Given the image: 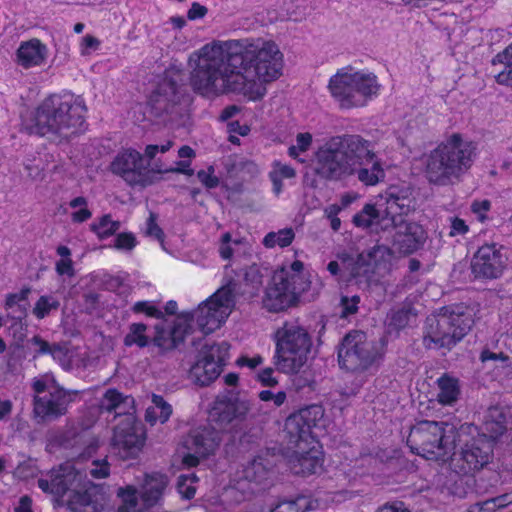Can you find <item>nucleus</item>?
I'll return each mask as SVG.
<instances>
[{
	"instance_id": "nucleus-1",
	"label": "nucleus",
	"mask_w": 512,
	"mask_h": 512,
	"mask_svg": "<svg viewBox=\"0 0 512 512\" xmlns=\"http://www.w3.org/2000/svg\"><path fill=\"white\" fill-rule=\"evenodd\" d=\"M187 66L192 89L204 97L236 93L258 101L283 75L285 59L274 40L248 37L209 42L189 55Z\"/></svg>"
},
{
	"instance_id": "nucleus-2",
	"label": "nucleus",
	"mask_w": 512,
	"mask_h": 512,
	"mask_svg": "<svg viewBox=\"0 0 512 512\" xmlns=\"http://www.w3.org/2000/svg\"><path fill=\"white\" fill-rule=\"evenodd\" d=\"M38 486L58 505L67 504L72 512H142L146 508L139 502L136 489L126 486L118 489L119 504L114 509L104 489L87 479L79 461H68L53 469L38 480Z\"/></svg>"
},
{
	"instance_id": "nucleus-3",
	"label": "nucleus",
	"mask_w": 512,
	"mask_h": 512,
	"mask_svg": "<svg viewBox=\"0 0 512 512\" xmlns=\"http://www.w3.org/2000/svg\"><path fill=\"white\" fill-rule=\"evenodd\" d=\"M313 168L323 179L339 181L356 176L365 186H376L386 177L371 142L355 134L326 139L315 152Z\"/></svg>"
},
{
	"instance_id": "nucleus-4",
	"label": "nucleus",
	"mask_w": 512,
	"mask_h": 512,
	"mask_svg": "<svg viewBox=\"0 0 512 512\" xmlns=\"http://www.w3.org/2000/svg\"><path fill=\"white\" fill-rule=\"evenodd\" d=\"M237 285L227 281L192 312L180 313L173 327L157 325L154 343L160 348L171 349L196 331L210 334L219 329L231 315L236 304Z\"/></svg>"
},
{
	"instance_id": "nucleus-5",
	"label": "nucleus",
	"mask_w": 512,
	"mask_h": 512,
	"mask_svg": "<svg viewBox=\"0 0 512 512\" xmlns=\"http://www.w3.org/2000/svg\"><path fill=\"white\" fill-rule=\"evenodd\" d=\"M86 111L81 96L70 92L53 94L24 119L23 125L32 134L61 142L83 130Z\"/></svg>"
},
{
	"instance_id": "nucleus-6",
	"label": "nucleus",
	"mask_w": 512,
	"mask_h": 512,
	"mask_svg": "<svg viewBox=\"0 0 512 512\" xmlns=\"http://www.w3.org/2000/svg\"><path fill=\"white\" fill-rule=\"evenodd\" d=\"M250 409L249 402L219 396L209 411L211 427L193 430L183 441L178 453L185 467H194L199 459L213 453L221 442V432L242 421Z\"/></svg>"
},
{
	"instance_id": "nucleus-7",
	"label": "nucleus",
	"mask_w": 512,
	"mask_h": 512,
	"mask_svg": "<svg viewBox=\"0 0 512 512\" xmlns=\"http://www.w3.org/2000/svg\"><path fill=\"white\" fill-rule=\"evenodd\" d=\"M323 417V408L311 405L286 419L285 431L295 445L289 457V466L294 474L306 476L322 470L324 459L316 430L321 428Z\"/></svg>"
},
{
	"instance_id": "nucleus-8",
	"label": "nucleus",
	"mask_w": 512,
	"mask_h": 512,
	"mask_svg": "<svg viewBox=\"0 0 512 512\" xmlns=\"http://www.w3.org/2000/svg\"><path fill=\"white\" fill-rule=\"evenodd\" d=\"M505 430L503 419L485 422V431L480 434L478 428L473 425H462L456 435V447L453 450L447 465L448 469L459 475L474 473L489 463L492 454V439L497 438Z\"/></svg>"
},
{
	"instance_id": "nucleus-9",
	"label": "nucleus",
	"mask_w": 512,
	"mask_h": 512,
	"mask_svg": "<svg viewBox=\"0 0 512 512\" xmlns=\"http://www.w3.org/2000/svg\"><path fill=\"white\" fill-rule=\"evenodd\" d=\"M477 146L454 133L427 156L426 175L431 183L449 185L459 181L476 157Z\"/></svg>"
},
{
	"instance_id": "nucleus-10",
	"label": "nucleus",
	"mask_w": 512,
	"mask_h": 512,
	"mask_svg": "<svg viewBox=\"0 0 512 512\" xmlns=\"http://www.w3.org/2000/svg\"><path fill=\"white\" fill-rule=\"evenodd\" d=\"M475 309L456 304L441 308L426 320L423 342L427 348H451L470 331Z\"/></svg>"
},
{
	"instance_id": "nucleus-11",
	"label": "nucleus",
	"mask_w": 512,
	"mask_h": 512,
	"mask_svg": "<svg viewBox=\"0 0 512 512\" xmlns=\"http://www.w3.org/2000/svg\"><path fill=\"white\" fill-rule=\"evenodd\" d=\"M133 399L124 397L115 389H109L101 400V409L115 411L120 416L116 424L111 440L115 452L122 459L135 458L142 450L145 443V431L132 413L122 412L133 407Z\"/></svg>"
},
{
	"instance_id": "nucleus-12",
	"label": "nucleus",
	"mask_w": 512,
	"mask_h": 512,
	"mask_svg": "<svg viewBox=\"0 0 512 512\" xmlns=\"http://www.w3.org/2000/svg\"><path fill=\"white\" fill-rule=\"evenodd\" d=\"M412 209V201L404 191L390 189L366 203L352 218L355 227L371 233L390 231L398 223L397 215H406Z\"/></svg>"
},
{
	"instance_id": "nucleus-13",
	"label": "nucleus",
	"mask_w": 512,
	"mask_h": 512,
	"mask_svg": "<svg viewBox=\"0 0 512 512\" xmlns=\"http://www.w3.org/2000/svg\"><path fill=\"white\" fill-rule=\"evenodd\" d=\"M377 76L352 67L339 69L329 80L331 96L345 109L364 107L380 93Z\"/></svg>"
},
{
	"instance_id": "nucleus-14",
	"label": "nucleus",
	"mask_w": 512,
	"mask_h": 512,
	"mask_svg": "<svg viewBox=\"0 0 512 512\" xmlns=\"http://www.w3.org/2000/svg\"><path fill=\"white\" fill-rule=\"evenodd\" d=\"M457 432L458 429L448 423L421 421L411 429L407 443L417 455L445 465L456 449Z\"/></svg>"
},
{
	"instance_id": "nucleus-15",
	"label": "nucleus",
	"mask_w": 512,
	"mask_h": 512,
	"mask_svg": "<svg viewBox=\"0 0 512 512\" xmlns=\"http://www.w3.org/2000/svg\"><path fill=\"white\" fill-rule=\"evenodd\" d=\"M304 265L295 260L277 269L266 289L263 305L269 311L279 312L296 305L309 290L311 282L303 274Z\"/></svg>"
},
{
	"instance_id": "nucleus-16",
	"label": "nucleus",
	"mask_w": 512,
	"mask_h": 512,
	"mask_svg": "<svg viewBox=\"0 0 512 512\" xmlns=\"http://www.w3.org/2000/svg\"><path fill=\"white\" fill-rule=\"evenodd\" d=\"M275 365L285 374L298 373L308 362L312 339L308 332L295 323H285L274 334Z\"/></svg>"
},
{
	"instance_id": "nucleus-17",
	"label": "nucleus",
	"mask_w": 512,
	"mask_h": 512,
	"mask_svg": "<svg viewBox=\"0 0 512 512\" xmlns=\"http://www.w3.org/2000/svg\"><path fill=\"white\" fill-rule=\"evenodd\" d=\"M383 354L382 344L368 340L363 332L353 331L343 339L338 359L346 370L366 372L377 368Z\"/></svg>"
},
{
	"instance_id": "nucleus-18",
	"label": "nucleus",
	"mask_w": 512,
	"mask_h": 512,
	"mask_svg": "<svg viewBox=\"0 0 512 512\" xmlns=\"http://www.w3.org/2000/svg\"><path fill=\"white\" fill-rule=\"evenodd\" d=\"M32 387L36 394L34 411L42 418L63 414L71 401V394L59 387L51 374L35 378Z\"/></svg>"
},
{
	"instance_id": "nucleus-19",
	"label": "nucleus",
	"mask_w": 512,
	"mask_h": 512,
	"mask_svg": "<svg viewBox=\"0 0 512 512\" xmlns=\"http://www.w3.org/2000/svg\"><path fill=\"white\" fill-rule=\"evenodd\" d=\"M109 168L130 186L147 187L156 180L155 173L149 169L142 154L131 148L119 151Z\"/></svg>"
},
{
	"instance_id": "nucleus-20",
	"label": "nucleus",
	"mask_w": 512,
	"mask_h": 512,
	"mask_svg": "<svg viewBox=\"0 0 512 512\" xmlns=\"http://www.w3.org/2000/svg\"><path fill=\"white\" fill-rule=\"evenodd\" d=\"M229 345L226 342L206 344L192 365L189 376L199 385H209L222 372L228 358Z\"/></svg>"
},
{
	"instance_id": "nucleus-21",
	"label": "nucleus",
	"mask_w": 512,
	"mask_h": 512,
	"mask_svg": "<svg viewBox=\"0 0 512 512\" xmlns=\"http://www.w3.org/2000/svg\"><path fill=\"white\" fill-rule=\"evenodd\" d=\"M397 216L398 223L391 228L395 230L391 245L397 255L408 256L424 246L427 240V233L420 224L405 222L403 215Z\"/></svg>"
},
{
	"instance_id": "nucleus-22",
	"label": "nucleus",
	"mask_w": 512,
	"mask_h": 512,
	"mask_svg": "<svg viewBox=\"0 0 512 512\" xmlns=\"http://www.w3.org/2000/svg\"><path fill=\"white\" fill-rule=\"evenodd\" d=\"M506 260L501 247L496 244H485L477 250L473 257L472 272L477 278H497L503 273Z\"/></svg>"
},
{
	"instance_id": "nucleus-23",
	"label": "nucleus",
	"mask_w": 512,
	"mask_h": 512,
	"mask_svg": "<svg viewBox=\"0 0 512 512\" xmlns=\"http://www.w3.org/2000/svg\"><path fill=\"white\" fill-rule=\"evenodd\" d=\"M16 63L24 69L44 66L49 57V48L38 38L22 41L15 53Z\"/></svg>"
},
{
	"instance_id": "nucleus-24",
	"label": "nucleus",
	"mask_w": 512,
	"mask_h": 512,
	"mask_svg": "<svg viewBox=\"0 0 512 512\" xmlns=\"http://www.w3.org/2000/svg\"><path fill=\"white\" fill-rule=\"evenodd\" d=\"M178 102L176 86L170 80L164 78L157 88L152 91L148 105L151 113L161 117L164 113H170Z\"/></svg>"
},
{
	"instance_id": "nucleus-25",
	"label": "nucleus",
	"mask_w": 512,
	"mask_h": 512,
	"mask_svg": "<svg viewBox=\"0 0 512 512\" xmlns=\"http://www.w3.org/2000/svg\"><path fill=\"white\" fill-rule=\"evenodd\" d=\"M395 254L392 246L390 248L384 244H377L370 250L360 253L359 261H362L364 275L381 270L388 272Z\"/></svg>"
},
{
	"instance_id": "nucleus-26",
	"label": "nucleus",
	"mask_w": 512,
	"mask_h": 512,
	"mask_svg": "<svg viewBox=\"0 0 512 512\" xmlns=\"http://www.w3.org/2000/svg\"><path fill=\"white\" fill-rule=\"evenodd\" d=\"M167 484L168 479L163 474L153 473L147 475L141 491L143 506L151 507L157 504Z\"/></svg>"
},
{
	"instance_id": "nucleus-27",
	"label": "nucleus",
	"mask_w": 512,
	"mask_h": 512,
	"mask_svg": "<svg viewBox=\"0 0 512 512\" xmlns=\"http://www.w3.org/2000/svg\"><path fill=\"white\" fill-rule=\"evenodd\" d=\"M492 66L497 83L512 86V44L495 56Z\"/></svg>"
},
{
	"instance_id": "nucleus-28",
	"label": "nucleus",
	"mask_w": 512,
	"mask_h": 512,
	"mask_svg": "<svg viewBox=\"0 0 512 512\" xmlns=\"http://www.w3.org/2000/svg\"><path fill=\"white\" fill-rule=\"evenodd\" d=\"M437 400L442 405H453L459 399L461 389L457 378L443 375L437 380Z\"/></svg>"
},
{
	"instance_id": "nucleus-29",
	"label": "nucleus",
	"mask_w": 512,
	"mask_h": 512,
	"mask_svg": "<svg viewBox=\"0 0 512 512\" xmlns=\"http://www.w3.org/2000/svg\"><path fill=\"white\" fill-rule=\"evenodd\" d=\"M172 414V407L162 396L152 395V405L146 410L145 419L151 425L165 423Z\"/></svg>"
},
{
	"instance_id": "nucleus-30",
	"label": "nucleus",
	"mask_w": 512,
	"mask_h": 512,
	"mask_svg": "<svg viewBox=\"0 0 512 512\" xmlns=\"http://www.w3.org/2000/svg\"><path fill=\"white\" fill-rule=\"evenodd\" d=\"M296 177V170L289 164L281 161H274L269 172V179L272 182L273 192L280 195L283 191V181Z\"/></svg>"
},
{
	"instance_id": "nucleus-31",
	"label": "nucleus",
	"mask_w": 512,
	"mask_h": 512,
	"mask_svg": "<svg viewBox=\"0 0 512 512\" xmlns=\"http://www.w3.org/2000/svg\"><path fill=\"white\" fill-rule=\"evenodd\" d=\"M313 140L312 133L308 131L296 133L294 141L288 147V156L300 163H305V159L302 156L309 152L313 145Z\"/></svg>"
},
{
	"instance_id": "nucleus-32",
	"label": "nucleus",
	"mask_w": 512,
	"mask_h": 512,
	"mask_svg": "<svg viewBox=\"0 0 512 512\" xmlns=\"http://www.w3.org/2000/svg\"><path fill=\"white\" fill-rule=\"evenodd\" d=\"M335 261H339L340 267L347 278H354L364 275L362 261H359V254L343 250L336 254Z\"/></svg>"
},
{
	"instance_id": "nucleus-33",
	"label": "nucleus",
	"mask_w": 512,
	"mask_h": 512,
	"mask_svg": "<svg viewBox=\"0 0 512 512\" xmlns=\"http://www.w3.org/2000/svg\"><path fill=\"white\" fill-rule=\"evenodd\" d=\"M54 348H60L63 350L62 358L68 362L67 365L59 363V365L65 370L86 368L88 362L84 358L85 352L78 348H74L68 344H54Z\"/></svg>"
},
{
	"instance_id": "nucleus-34",
	"label": "nucleus",
	"mask_w": 512,
	"mask_h": 512,
	"mask_svg": "<svg viewBox=\"0 0 512 512\" xmlns=\"http://www.w3.org/2000/svg\"><path fill=\"white\" fill-rule=\"evenodd\" d=\"M294 238L295 232L293 228L286 227L266 234L262 240V244L268 249L275 247L285 248L293 242Z\"/></svg>"
},
{
	"instance_id": "nucleus-35",
	"label": "nucleus",
	"mask_w": 512,
	"mask_h": 512,
	"mask_svg": "<svg viewBox=\"0 0 512 512\" xmlns=\"http://www.w3.org/2000/svg\"><path fill=\"white\" fill-rule=\"evenodd\" d=\"M318 503L305 496L279 503L271 512H306L318 508Z\"/></svg>"
},
{
	"instance_id": "nucleus-36",
	"label": "nucleus",
	"mask_w": 512,
	"mask_h": 512,
	"mask_svg": "<svg viewBox=\"0 0 512 512\" xmlns=\"http://www.w3.org/2000/svg\"><path fill=\"white\" fill-rule=\"evenodd\" d=\"M28 343L34 348L35 356L50 354L56 362L64 365L68 364V362L61 356L63 350L60 348H54V344L51 345L40 336H33Z\"/></svg>"
},
{
	"instance_id": "nucleus-37",
	"label": "nucleus",
	"mask_w": 512,
	"mask_h": 512,
	"mask_svg": "<svg viewBox=\"0 0 512 512\" xmlns=\"http://www.w3.org/2000/svg\"><path fill=\"white\" fill-rule=\"evenodd\" d=\"M147 327L141 323H133L129 327V332L125 336L124 343L126 346L136 345L140 348L146 347L150 339L146 334Z\"/></svg>"
},
{
	"instance_id": "nucleus-38",
	"label": "nucleus",
	"mask_w": 512,
	"mask_h": 512,
	"mask_svg": "<svg viewBox=\"0 0 512 512\" xmlns=\"http://www.w3.org/2000/svg\"><path fill=\"white\" fill-rule=\"evenodd\" d=\"M247 249L248 245L244 241L232 240L231 235L229 233H225L222 235L219 246V253L223 259H230L234 254L238 253L240 250L246 252Z\"/></svg>"
},
{
	"instance_id": "nucleus-39",
	"label": "nucleus",
	"mask_w": 512,
	"mask_h": 512,
	"mask_svg": "<svg viewBox=\"0 0 512 512\" xmlns=\"http://www.w3.org/2000/svg\"><path fill=\"white\" fill-rule=\"evenodd\" d=\"M91 229L100 239H105L120 229V222L113 220L109 215H104L91 225Z\"/></svg>"
},
{
	"instance_id": "nucleus-40",
	"label": "nucleus",
	"mask_w": 512,
	"mask_h": 512,
	"mask_svg": "<svg viewBox=\"0 0 512 512\" xmlns=\"http://www.w3.org/2000/svg\"><path fill=\"white\" fill-rule=\"evenodd\" d=\"M72 209L71 219L75 223H82L91 218L92 213L88 208L87 201L83 197H76L69 202Z\"/></svg>"
},
{
	"instance_id": "nucleus-41",
	"label": "nucleus",
	"mask_w": 512,
	"mask_h": 512,
	"mask_svg": "<svg viewBox=\"0 0 512 512\" xmlns=\"http://www.w3.org/2000/svg\"><path fill=\"white\" fill-rule=\"evenodd\" d=\"M59 306V301L53 296H41L33 308V314L38 319H43L52 310H56Z\"/></svg>"
},
{
	"instance_id": "nucleus-42",
	"label": "nucleus",
	"mask_w": 512,
	"mask_h": 512,
	"mask_svg": "<svg viewBox=\"0 0 512 512\" xmlns=\"http://www.w3.org/2000/svg\"><path fill=\"white\" fill-rule=\"evenodd\" d=\"M197 482V478L194 474L191 475H182L178 480V491L182 497L186 499H190L194 497L196 488L195 483Z\"/></svg>"
},
{
	"instance_id": "nucleus-43",
	"label": "nucleus",
	"mask_w": 512,
	"mask_h": 512,
	"mask_svg": "<svg viewBox=\"0 0 512 512\" xmlns=\"http://www.w3.org/2000/svg\"><path fill=\"white\" fill-rule=\"evenodd\" d=\"M100 47L101 40L91 34L84 35L79 41V53L81 56H89L99 50Z\"/></svg>"
},
{
	"instance_id": "nucleus-44",
	"label": "nucleus",
	"mask_w": 512,
	"mask_h": 512,
	"mask_svg": "<svg viewBox=\"0 0 512 512\" xmlns=\"http://www.w3.org/2000/svg\"><path fill=\"white\" fill-rule=\"evenodd\" d=\"M137 240L132 233H119L113 243V248L123 252H129L135 248Z\"/></svg>"
},
{
	"instance_id": "nucleus-45",
	"label": "nucleus",
	"mask_w": 512,
	"mask_h": 512,
	"mask_svg": "<svg viewBox=\"0 0 512 512\" xmlns=\"http://www.w3.org/2000/svg\"><path fill=\"white\" fill-rule=\"evenodd\" d=\"M133 312L142 313L149 317L161 318L162 312L151 301H139L132 307Z\"/></svg>"
},
{
	"instance_id": "nucleus-46",
	"label": "nucleus",
	"mask_w": 512,
	"mask_h": 512,
	"mask_svg": "<svg viewBox=\"0 0 512 512\" xmlns=\"http://www.w3.org/2000/svg\"><path fill=\"white\" fill-rule=\"evenodd\" d=\"M197 177L206 188L211 189L219 185V178L215 175L213 166H209L206 169L198 171Z\"/></svg>"
},
{
	"instance_id": "nucleus-47",
	"label": "nucleus",
	"mask_w": 512,
	"mask_h": 512,
	"mask_svg": "<svg viewBox=\"0 0 512 512\" xmlns=\"http://www.w3.org/2000/svg\"><path fill=\"white\" fill-rule=\"evenodd\" d=\"M360 302L359 296H343L341 298L340 306H341V317H349L350 315H353L358 310V304Z\"/></svg>"
},
{
	"instance_id": "nucleus-48",
	"label": "nucleus",
	"mask_w": 512,
	"mask_h": 512,
	"mask_svg": "<svg viewBox=\"0 0 512 512\" xmlns=\"http://www.w3.org/2000/svg\"><path fill=\"white\" fill-rule=\"evenodd\" d=\"M491 209V202L487 199L474 200L471 204V211L481 222L487 219V214Z\"/></svg>"
},
{
	"instance_id": "nucleus-49",
	"label": "nucleus",
	"mask_w": 512,
	"mask_h": 512,
	"mask_svg": "<svg viewBox=\"0 0 512 512\" xmlns=\"http://www.w3.org/2000/svg\"><path fill=\"white\" fill-rule=\"evenodd\" d=\"M110 473L107 460H95L91 464L90 475L95 479L106 478Z\"/></svg>"
},
{
	"instance_id": "nucleus-50",
	"label": "nucleus",
	"mask_w": 512,
	"mask_h": 512,
	"mask_svg": "<svg viewBox=\"0 0 512 512\" xmlns=\"http://www.w3.org/2000/svg\"><path fill=\"white\" fill-rule=\"evenodd\" d=\"M510 504H512V494H505V495H501L496 498L487 500L484 503V509L487 511H492L494 509L504 508Z\"/></svg>"
},
{
	"instance_id": "nucleus-51",
	"label": "nucleus",
	"mask_w": 512,
	"mask_h": 512,
	"mask_svg": "<svg viewBox=\"0 0 512 512\" xmlns=\"http://www.w3.org/2000/svg\"><path fill=\"white\" fill-rule=\"evenodd\" d=\"M29 292V289H22L19 292L8 294L5 300V308L11 309L14 306H17L20 302L25 301Z\"/></svg>"
},
{
	"instance_id": "nucleus-52",
	"label": "nucleus",
	"mask_w": 512,
	"mask_h": 512,
	"mask_svg": "<svg viewBox=\"0 0 512 512\" xmlns=\"http://www.w3.org/2000/svg\"><path fill=\"white\" fill-rule=\"evenodd\" d=\"M208 13L207 7L204 5L193 2L187 11V18L191 21L203 19Z\"/></svg>"
},
{
	"instance_id": "nucleus-53",
	"label": "nucleus",
	"mask_w": 512,
	"mask_h": 512,
	"mask_svg": "<svg viewBox=\"0 0 512 512\" xmlns=\"http://www.w3.org/2000/svg\"><path fill=\"white\" fill-rule=\"evenodd\" d=\"M257 379L263 386L274 387L278 384V380L274 376L272 368H265L257 375Z\"/></svg>"
},
{
	"instance_id": "nucleus-54",
	"label": "nucleus",
	"mask_w": 512,
	"mask_h": 512,
	"mask_svg": "<svg viewBox=\"0 0 512 512\" xmlns=\"http://www.w3.org/2000/svg\"><path fill=\"white\" fill-rule=\"evenodd\" d=\"M173 146L172 141H166L161 145H147L145 148V156L153 159L158 153H165Z\"/></svg>"
},
{
	"instance_id": "nucleus-55",
	"label": "nucleus",
	"mask_w": 512,
	"mask_h": 512,
	"mask_svg": "<svg viewBox=\"0 0 512 512\" xmlns=\"http://www.w3.org/2000/svg\"><path fill=\"white\" fill-rule=\"evenodd\" d=\"M469 228L465 221L458 217L451 218L450 236L464 235L468 232Z\"/></svg>"
},
{
	"instance_id": "nucleus-56",
	"label": "nucleus",
	"mask_w": 512,
	"mask_h": 512,
	"mask_svg": "<svg viewBox=\"0 0 512 512\" xmlns=\"http://www.w3.org/2000/svg\"><path fill=\"white\" fill-rule=\"evenodd\" d=\"M263 363V358L260 355L253 357L241 356L236 360V364L239 367H247L249 369H255Z\"/></svg>"
},
{
	"instance_id": "nucleus-57",
	"label": "nucleus",
	"mask_w": 512,
	"mask_h": 512,
	"mask_svg": "<svg viewBox=\"0 0 512 512\" xmlns=\"http://www.w3.org/2000/svg\"><path fill=\"white\" fill-rule=\"evenodd\" d=\"M227 131L229 134L234 133L240 136H247L250 133V126L239 121H231L227 124Z\"/></svg>"
},
{
	"instance_id": "nucleus-58",
	"label": "nucleus",
	"mask_w": 512,
	"mask_h": 512,
	"mask_svg": "<svg viewBox=\"0 0 512 512\" xmlns=\"http://www.w3.org/2000/svg\"><path fill=\"white\" fill-rule=\"evenodd\" d=\"M480 359L482 362H486L489 360L493 361H500L502 363V366H508L509 365V358L508 356L504 355L503 353H494L489 350H485L481 353Z\"/></svg>"
},
{
	"instance_id": "nucleus-59",
	"label": "nucleus",
	"mask_w": 512,
	"mask_h": 512,
	"mask_svg": "<svg viewBox=\"0 0 512 512\" xmlns=\"http://www.w3.org/2000/svg\"><path fill=\"white\" fill-rule=\"evenodd\" d=\"M261 473H264L261 463L254 461L251 466L245 470V478L250 481H258Z\"/></svg>"
},
{
	"instance_id": "nucleus-60",
	"label": "nucleus",
	"mask_w": 512,
	"mask_h": 512,
	"mask_svg": "<svg viewBox=\"0 0 512 512\" xmlns=\"http://www.w3.org/2000/svg\"><path fill=\"white\" fill-rule=\"evenodd\" d=\"M56 271L59 275L72 276L74 274L72 260L71 259H59L56 262Z\"/></svg>"
},
{
	"instance_id": "nucleus-61",
	"label": "nucleus",
	"mask_w": 512,
	"mask_h": 512,
	"mask_svg": "<svg viewBox=\"0 0 512 512\" xmlns=\"http://www.w3.org/2000/svg\"><path fill=\"white\" fill-rule=\"evenodd\" d=\"M378 512H410V510L403 502L394 501L380 507Z\"/></svg>"
},
{
	"instance_id": "nucleus-62",
	"label": "nucleus",
	"mask_w": 512,
	"mask_h": 512,
	"mask_svg": "<svg viewBox=\"0 0 512 512\" xmlns=\"http://www.w3.org/2000/svg\"><path fill=\"white\" fill-rule=\"evenodd\" d=\"M146 234L158 240L162 239V230L157 225L155 219L152 216L147 221Z\"/></svg>"
},
{
	"instance_id": "nucleus-63",
	"label": "nucleus",
	"mask_w": 512,
	"mask_h": 512,
	"mask_svg": "<svg viewBox=\"0 0 512 512\" xmlns=\"http://www.w3.org/2000/svg\"><path fill=\"white\" fill-rule=\"evenodd\" d=\"M167 172H177L187 176H192L194 170L190 167V162L179 161L175 168L167 170Z\"/></svg>"
},
{
	"instance_id": "nucleus-64",
	"label": "nucleus",
	"mask_w": 512,
	"mask_h": 512,
	"mask_svg": "<svg viewBox=\"0 0 512 512\" xmlns=\"http://www.w3.org/2000/svg\"><path fill=\"white\" fill-rule=\"evenodd\" d=\"M327 270L332 276L339 277L340 279H348L340 267L339 261H331L327 265Z\"/></svg>"
}]
</instances>
